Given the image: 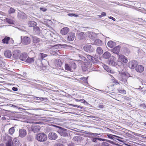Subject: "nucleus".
I'll return each mask as SVG.
<instances>
[{
    "mask_svg": "<svg viewBox=\"0 0 146 146\" xmlns=\"http://www.w3.org/2000/svg\"><path fill=\"white\" fill-rule=\"evenodd\" d=\"M44 32L45 33V36L46 38H50L54 42H56L57 40L58 35L57 34H55L50 31L45 29Z\"/></svg>",
    "mask_w": 146,
    "mask_h": 146,
    "instance_id": "obj_1",
    "label": "nucleus"
},
{
    "mask_svg": "<svg viewBox=\"0 0 146 146\" xmlns=\"http://www.w3.org/2000/svg\"><path fill=\"white\" fill-rule=\"evenodd\" d=\"M53 126L56 127V130L63 137L68 136V135L67 133V130L57 125H53Z\"/></svg>",
    "mask_w": 146,
    "mask_h": 146,
    "instance_id": "obj_2",
    "label": "nucleus"
},
{
    "mask_svg": "<svg viewBox=\"0 0 146 146\" xmlns=\"http://www.w3.org/2000/svg\"><path fill=\"white\" fill-rule=\"evenodd\" d=\"M36 138L38 141L40 142H43L46 140L47 137L45 134L41 133L37 135Z\"/></svg>",
    "mask_w": 146,
    "mask_h": 146,
    "instance_id": "obj_3",
    "label": "nucleus"
},
{
    "mask_svg": "<svg viewBox=\"0 0 146 146\" xmlns=\"http://www.w3.org/2000/svg\"><path fill=\"white\" fill-rule=\"evenodd\" d=\"M128 75H129L128 74L125 73L124 72L122 73L119 77V80L125 84L127 82V79Z\"/></svg>",
    "mask_w": 146,
    "mask_h": 146,
    "instance_id": "obj_4",
    "label": "nucleus"
},
{
    "mask_svg": "<svg viewBox=\"0 0 146 146\" xmlns=\"http://www.w3.org/2000/svg\"><path fill=\"white\" fill-rule=\"evenodd\" d=\"M83 48L86 52L88 53L92 52L95 50L94 48L92 46L89 44H86L84 46Z\"/></svg>",
    "mask_w": 146,
    "mask_h": 146,
    "instance_id": "obj_5",
    "label": "nucleus"
},
{
    "mask_svg": "<svg viewBox=\"0 0 146 146\" xmlns=\"http://www.w3.org/2000/svg\"><path fill=\"white\" fill-rule=\"evenodd\" d=\"M32 129L34 133H36L40 130V127L37 123H35L32 125Z\"/></svg>",
    "mask_w": 146,
    "mask_h": 146,
    "instance_id": "obj_6",
    "label": "nucleus"
},
{
    "mask_svg": "<svg viewBox=\"0 0 146 146\" xmlns=\"http://www.w3.org/2000/svg\"><path fill=\"white\" fill-rule=\"evenodd\" d=\"M22 36H21L22 40V43L25 45H28L31 42V39L29 37L27 36H24L23 38H22Z\"/></svg>",
    "mask_w": 146,
    "mask_h": 146,
    "instance_id": "obj_7",
    "label": "nucleus"
},
{
    "mask_svg": "<svg viewBox=\"0 0 146 146\" xmlns=\"http://www.w3.org/2000/svg\"><path fill=\"white\" fill-rule=\"evenodd\" d=\"M27 132L26 130L24 128H22L19 130V137L21 138L25 137L27 135Z\"/></svg>",
    "mask_w": 146,
    "mask_h": 146,
    "instance_id": "obj_8",
    "label": "nucleus"
},
{
    "mask_svg": "<svg viewBox=\"0 0 146 146\" xmlns=\"http://www.w3.org/2000/svg\"><path fill=\"white\" fill-rule=\"evenodd\" d=\"M90 63L85 62L84 65L82 66V70L84 72H89L88 70L90 68Z\"/></svg>",
    "mask_w": 146,
    "mask_h": 146,
    "instance_id": "obj_9",
    "label": "nucleus"
},
{
    "mask_svg": "<svg viewBox=\"0 0 146 146\" xmlns=\"http://www.w3.org/2000/svg\"><path fill=\"white\" fill-rule=\"evenodd\" d=\"M33 42L35 45L36 44L39 45L40 43H41L42 42V40L36 36H32Z\"/></svg>",
    "mask_w": 146,
    "mask_h": 146,
    "instance_id": "obj_10",
    "label": "nucleus"
},
{
    "mask_svg": "<svg viewBox=\"0 0 146 146\" xmlns=\"http://www.w3.org/2000/svg\"><path fill=\"white\" fill-rule=\"evenodd\" d=\"M138 64L137 61L133 60L131 61L129 63V66L130 68L132 69H133L136 68Z\"/></svg>",
    "mask_w": 146,
    "mask_h": 146,
    "instance_id": "obj_11",
    "label": "nucleus"
},
{
    "mask_svg": "<svg viewBox=\"0 0 146 146\" xmlns=\"http://www.w3.org/2000/svg\"><path fill=\"white\" fill-rule=\"evenodd\" d=\"M119 60L121 61L124 63H126L128 61L127 58L124 55L120 54L118 55Z\"/></svg>",
    "mask_w": 146,
    "mask_h": 146,
    "instance_id": "obj_12",
    "label": "nucleus"
},
{
    "mask_svg": "<svg viewBox=\"0 0 146 146\" xmlns=\"http://www.w3.org/2000/svg\"><path fill=\"white\" fill-rule=\"evenodd\" d=\"M107 136H108V137L109 138L111 139H113V140L115 141V139H116L119 141L123 142L121 140L117 138H119L123 139V138H122L118 136L112 135L110 134H108Z\"/></svg>",
    "mask_w": 146,
    "mask_h": 146,
    "instance_id": "obj_13",
    "label": "nucleus"
},
{
    "mask_svg": "<svg viewBox=\"0 0 146 146\" xmlns=\"http://www.w3.org/2000/svg\"><path fill=\"white\" fill-rule=\"evenodd\" d=\"M58 137L57 135L54 132L50 133L48 134L49 138L52 140H55Z\"/></svg>",
    "mask_w": 146,
    "mask_h": 146,
    "instance_id": "obj_14",
    "label": "nucleus"
},
{
    "mask_svg": "<svg viewBox=\"0 0 146 146\" xmlns=\"http://www.w3.org/2000/svg\"><path fill=\"white\" fill-rule=\"evenodd\" d=\"M21 52L19 50H15L13 54V57L15 59H18L19 58V56Z\"/></svg>",
    "mask_w": 146,
    "mask_h": 146,
    "instance_id": "obj_15",
    "label": "nucleus"
},
{
    "mask_svg": "<svg viewBox=\"0 0 146 146\" xmlns=\"http://www.w3.org/2000/svg\"><path fill=\"white\" fill-rule=\"evenodd\" d=\"M108 64L113 66H116L117 65V62H115V58L114 57H113V58H111L109 61Z\"/></svg>",
    "mask_w": 146,
    "mask_h": 146,
    "instance_id": "obj_16",
    "label": "nucleus"
},
{
    "mask_svg": "<svg viewBox=\"0 0 146 146\" xmlns=\"http://www.w3.org/2000/svg\"><path fill=\"white\" fill-rule=\"evenodd\" d=\"M75 34L73 33H70L68 34L67 40L69 41H73L74 39Z\"/></svg>",
    "mask_w": 146,
    "mask_h": 146,
    "instance_id": "obj_17",
    "label": "nucleus"
},
{
    "mask_svg": "<svg viewBox=\"0 0 146 146\" xmlns=\"http://www.w3.org/2000/svg\"><path fill=\"white\" fill-rule=\"evenodd\" d=\"M121 48V46H115L111 50L113 53L117 54L119 52Z\"/></svg>",
    "mask_w": 146,
    "mask_h": 146,
    "instance_id": "obj_18",
    "label": "nucleus"
},
{
    "mask_svg": "<svg viewBox=\"0 0 146 146\" xmlns=\"http://www.w3.org/2000/svg\"><path fill=\"white\" fill-rule=\"evenodd\" d=\"M28 56V54L27 53H23L20 55L19 58L21 60L25 61L26 60Z\"/></svg>",
    "mask_w": 146,
    "mask_h": 146,
    "instance_id": "obj_19",
    "label": "nucleus"
},
{
    "mask_svg": "<svg viewBox=\"0 0 146 146\" xmlns=\"http://www.w3.org/2000/svg\"><path fill=\"white\" fill-rule=\"evenodd\" d=\"M69 31V29L68 27H64L60 31V33L62 35H65L67 34Z\"/></svg>",
    "mask_w": 146,
    "mask_h": 146,
    "instance_id": "obj_20",
    "label": "nucleus"
},
{
    "mask_svg": "<svg viewBox=\"0 0 146 146\" xmlns=\"http://www.w3.org/2000/svg\"><path fill=\"white\" fill-rule=\"evenodd\" d=\"M144 67L141 65H137L135 68V70L139 72H142L144 70Z\"/></svg>",
    "mask_w": 146,
    "mask_h": 146,
    "instance_id": "obj_21",
    "label": "nucleus"
},
{
    "mask_svg": "<svg viewBox=\"0 0 146 146\" xmlns=\"http://www.w3.org/2000/svg\"><path fill=\"white\" fill-rule=\"evenodd\" d=\"M111 54L109 52L107 51L103 54V57L104 59H108L111 57Z\"/></svg>",
    "mask_w": 146,
    "mask_h": 146,
    "instance_id": "obj_22",
    "label": "nucleus"
},
{
    "mask_svg": "<svg viewBox=\"0 0 146 146\" xmlns=\"http://www.w3.org/2000/svg\"><path fill=\"white\" fill-rule=\"evenodd\" d=\"M103 44L102 41L99 39H96L94 41V44L96 45L101 46Z\"/></svg>",
    "mask_w": 146,
    "mask_h": 146,
    "instance_id": "obj_23",
    "label": "nucleus"
},
{
    "mask_svg": "<svg viewBox=\"0 0 146 146\" xmlns=\"http://www.w3.org/2000/svg\"><path fill=\"white\" fill-rule=\"evenodd\" d=\"M108 46L110 48H113L115 46L116 44L115 42L113 41L112 40L109 41L108 43Z\"/></svg>",
    "mask_w": 146,
    "mask_h": 146,
    "instance_id": "obj_24",
    "label": "nucleus"
},
{
    "mask_svg": "<svg viewBox=\"0 0 146 146\" xmlns=\"http://www.w3.org/2000/svg\"><path fill=\"white\" fill-rule=\"evenodd\" d=\"M88 36L90 39H94L96 35L94 33L89 32L88 33Z\"/></svg>",
    "mask_w": 146,
    "mask_h": 146,
    "instance_id": "obj_25",
    "label": "nucleus"
},
{
    "mask_svg": "<svg viewBox=\"0 0 146 146\" xmlns=\"http://www.w3.org/2000/svg\"><path fill=\"white\" fill-rule=\"evenodd\" d=\"M4 55L6 57L9 58L11 56V52L10 50H6L5 52Z\"/></svg>",
    "mask_w": 146,
    "mask_h": 146,
    "instance_id": "obj_26",
    "label": "nucleus"
},
{
    "mask_svg": "<svg viewBox=\"0 0 146 146\" xmlns=\"http://www.w3.org/2000/svg\"><path fill=\"white\" fill-rule=\"evenodd\" d=\"M34 59L33 58H30L28 57L27 58L25 61L26 62L32 64L34 62Z\"/></svg>",
    "mask_w": 146,
    "mask_h": 146,
    "instance_id": "obj_27",
    "label": "nucleus"
},
{
    "mask_svg": "<svg viewBox=\"0 0 146 146\" xmlns=\"http://www.w3.org/2000/svg\"><path fill=\"white\" fill-rule=\"evenodd\" d=\"M40 30L39 27H34V32L37 35H39L40 33Z\"/></svg>",
    "mask_w": 146,
    "mask_h": 146,
    "instance_id": "obj_28",
    "label": "nucleus"
},
{
    "mask_svg": "<svg viewBox=\"0 0 146 146\" xmlns=\"http://www.w3.org/2000/svg\"><path fill=\"white\" fill-rule=\"evenodd\" d=\"M76 36L79 39H82L84 38V33L83 32L78 33H77Z\"/></svg>",
    "mask_w": 146,
    "mask_h": 146,
    "instance_id": "obj_29",
    "label": "nucleus"
},
{
    "mask_svg": "<svg viewBox=\"0 0 146 146\" xmlns=\"http://www.w3.org/2000/svg\"><path fill=\"white\" fill-rule=\"evenodd\" d=\"M86 57L89 60L92 62H95L94 60H95L96 58L93 56L89 54H87Z\"/></svg>",
    "mask_w": 146,
    "mask_h": 146,
    "instance_id": "obj_30",
    "label": "nucleus"
},
{
    "mask_svg": "<svg viewBox=\"0 0 146 146\" xmlns=\"http://www.w3.org/2000/svg\"><path fill=\"white\" fill-rule=\"evenodd\" d=\"M9 40L10 37L6 36L2 40V42L4 43L8 44Z\"/></svg>",
    "mask_w": 146,
    "mask_h": 146,
    "instance_id": "obj_31",
    "label": "nucleus"
},
{
    "mask_svg": "<svg viewBox=\"0 0 146 146\" xmlns=\"http://www.w3.org/2000/svg\"><path fill=\"white\" fill-rule=\"evenodd\" d=\"M96 51L97 54L99 55H101L103 52V50L100 47H98L97 48Z\"/></svg>",
    "mask_w": 146,
    "mask_h": 146,
    "instance_id": "obj_32",
    "label": "nucleus"
},
{
    "mask_svg": "<svg viewBox=\"0 0 146 146\" xmlns=\"http://www.w3.org/2000/svg\"><path fill=\"white\" fill-rule=\"evenodd\" d=\"M28 25L29 27H34L36 25V23L33 21H29L28 22Z\"/></svg>",
    "mask_w": 146,
    "mask_h": 146,
    "instance_id": "obj_33",
    "label": "nucleus"
},
{
    "mask_svg": "<svg viewBox=\"0 0 146 146\" xmlns=\"http://www.w3.org/2000/svg\"><path fill=\"white\" fill-rule=\"evenodd\" d=\"M117 92L121 94H126V91L124 89H122L121 88H118L117 89Z\"/></svg>",
    "mask_w": 146,
    "mask_h": 146,
    "instance_id": "obj_34",
    "label": "nucleus"
},
{
    "mask_svg": "<svg viewBox=\"0 0 146 146\" xmlns=\"http://www.w3.org/2000/svg\"><path fill=\"white\" fill-rule=\"evenodd\" d=\"M18 16L21 19H24L25 18V14L24 13H18Z\"/></svg>",
    "mask_w": 146,
    "mask_h": 146,
    "instance_id": "obj_35",
    "label": "nucleus"
},
{
    "mask_svg": "<svg viewBox=\"0 0 146 146\" xmlns=\"http://www.w3.org/2000/svg\"><path fill=\"white\" fill-rule=\"evenodd\" d=\"M44 22L48 26H50V25H52V21L48 19H46L44 21Z\"/></svg>",
    "mask_w": 146,
    "mask_h": 146,
    "instance_id": "obj_36",
    "label": "nucleus"
},
{
    "mask_svg": "<svg viewBox=\"0 0 146 146\" xmlns=\"http://www.w3.org/2000/svg\"><path fill=\"white\" fill-rule=\"evenodd\" d=\"M65 68L66 70L70 71L71 72H73V71L72 70L71 68L68 64H65Z\"/></svg>",
    "mask_w": 146,
    "mask_h": 146,
    "instance_id": "obj_37",
    "label": "nucleus"
},
{
    "mask_svg": "<svg viewBox=\"0 0 146 146\" xmlns=\"http://www.w3.org/2000/svg\"><path fill=\"white\" fill-rule=\"evenodd\" d=\"M5 21L6 22L10 24H13L14 23V21L10 19L6 18L5 19Z\"/></svg>",
    "mask_w": 146,
    "mask_h": 146,
    "instance_id": "obj_38",
    "label": "nucleus"
},
{
    "mask_svg": "<svg viewBox=\"0 0 146 146\" xmlns=\"http://www.w3.org/2000/svg\"><path fill=\"white\" fill-rule=\"evenodd\" d=\"M9 133L11 134H13L15 132V129L14 127H12L11 128L9 129Z\"/></svg>",
    "mask_w": 146,
    "mask_h": 146,
    "instance_id": "obj_39",
    "label": "nucleus"
},
{
    "mask_svg": "<svg viewBox=\"0 0 146 146\" xmlns=\"http://www.w3.org/2000/svg\"><path fill=\"white\" fill-rule=\"evenodd\" d=\"M123 51L126 55L128 54L130 52L129 49L126 48H124Z\"/></svg>",
    "mask_w": 146,
    "mask_h": 146,
    "instance_id": "obj_40",
    "label": "nucleus"
},
{
    "mask_svg": "<svg viewBox=\"0 0 146 146\" xmlns=\"http://www.w3.org/2000/svg\"><path fill=\"white\" fill-rule=\"evenodd\" d=\"M88 77H81L80 78V79L82 80L84 82L88 84L87 79Z\"/></svg>",
    "mask_w": 146,
    "mask_h": 146,
    "instance_id": "obj_41",
    "label": "nucleus"
},
{
    "mask_svg": "<svg viewBox=\"0 0 146 146\" xmlns=\"http://www.w3.org/2000/svg\"><path fill=\"white\" fill-rule=\"evenodd\" d=\"M15 10L12 7H11L8 10V13L9 14L13 13L15 12Z\"/></svg>",
    "mask_w": 146,
    "mask_h": 146,
    "instance_id": "obj_42",
    "label": "nucleus"
},
{
    "mask_svg": "<svg viewBox=\"0 0 146 146\" xmlns=\"http://www.w3.org/2000/svg\"><path fill=\"white\" fill-rule=\"evenodd\" d=\"M71 68H72L74 70H75L76 68V64L75 63H72L71 64Z\"/></svg>",
    "mask_w": 146,
    "mask_h": 146,
    "instance_id": "obj_43",
    "label": "nucleus"
},
{
    "mask_svg": "<svg viewBox=\"0 0 146 146\" xmlns=\"http://www.w3.org/2000/svg\"><path fill=\"white\" fill-rule=\"evenodd\" d=\"M104 68L105 70L109 72H111V70L108 67V66L104 65Z\"/></svg>",
    "mask_w": 146,
    "mask_h": 146,
    "instance_id": "obj_44",
    "label": "nucleus"
},
{
    "mask_svg": "<svg viewBox=\"0 0 146 146\" xmlns=\"http://www.w3.org/2000/svg\"><path fill=\"white\" fill-rule=\"evenodd\" d=\"M33 137L32 136L29 135L27 136V139L28 141H32L33 140Z\"/></svg>",
    "mask_w": 146,
    "mask_h": 146,
    "instance_id": "obj_45",
    "label": "nucleus"
},
{
    "mask_svg": "<svg viewBox=\"0 0 146 146\" xmlns=\"http://www.w3.org/2000/svg\"><path fill=\"white\" fill-rule=\"evenodd\" d=\"M47 55L44 54L42 53H41L39 54V56L42 59H43L45 57L47 56Z\"/></svg>",
    "mask_w": 146,
    "mask_h": 146,
    "instance_id": "obj_46",
    "label": "nucleus"
},
{
    "mask_svg": "<svg viewBox=\"0 0 146 146\" xmlns=\"http://www.w3.org/2000/svg\"><path fill=\"white\" fill-rule=\"evenodd\" d=\"M5 66V63L0 58V66L1 67H4Z\"/></svg>",
    "mask_w": 146,
    "mask_h": 146,
    "instance_id": "obj_47",
    "label": "nucleus"
},
{
    "mask_svg": "<svg viewBox=\"0 0 146 146\" xmlns=\"http://www.w3.org/2000/svg\"><path fill=\"white\" fill-rule=\"evenodd\" d=\"M40 64L42 65V66L40 65L39 66L38 65V66L40 67L42 70H44L46 69V67L43 66V64H42V63L41 62H40Z\"/></svg>",
    "mask_w": 146,
    "mask_h": 146,
    "instance_id": "obj_48",
    "label": "nucleus"
},
{
    "mask_svg": "<svg viewBox=\"0 0 146 146\" xmlns=\"http://www.w3.org/2000/svg\"><path fill=\"white\" fill-rule=\"evenodd\" d=\"M13 143H12L11 141H9L8 143L6 144V146H13Z\"/></svg>",
    "mask_w": 146,
    "mask_h": 146,
    "instance_id": "obj_49",
    "label": "nucleus"
},
{
    "mask_svg": "<svg viewBox=\"0 0 146 146\" xmlns=\"http://www.w3.org/2000/svg\"><path fill=\"white\" fill-rule=\"evenodd\" d=\"M97 138H94V137H92L91 138V141L94 142H97Z\"/></svg>",
    "mask_w": 146,
    "mask_h": 146,
    "instance_id": "obj_50",
    "label": "nucleus"
},
{
    "mask_svg": "<svg viewBox=\"0 0 146 146\" xmlns=\"http://www.w3.org/2000/svg\"><path fill=\"white\" fill-rule=\"evenodd\" d=\"M82 138L80 136H78L75 137L74 138V139H75V141L77 140L78 141V140H80L81 139H82Z\"/></svg>",
    "mask_w": 146,
    "mask_h": 146,
    "instance_id": "obj_51",
    "label": "nucleus"
},
{
    "mask_svg": "<svg viewBox=\"0 0 146 146\" xmlns=\"http://www.w3.org/2000/svg\"><path fill=\"white\" fill-rule=\"evenodd\" d=\"M54 146H64L63 144L60 143H56L54 145Z\"/></svg>",
    "mask_w": 146,
    "mask_h": 146,
    "instance_id": "obj_52",
    "label": "nucleus"
},
{
    "mask_svg": "<svg viewBox=\"0 0 146 146\" xmlns=\"http://www.w3.org/2000/svg\"><path fill=\"white\" fill-rule=\"evenodd\" d=\"M104 107V106L102 104V103H100V104L99 105L98 108L99 109H102Z\"/></svg>",
    "mask_w": 146,
    "mask_h": 146,
    "instance_id": "obj_53",
    "label": "nucleus"
},
{
    "mask_svg": "<svg viewBox=\"0 0 146 146\" xmlns=\"http://www.w3.org/2000/svg\"><path fill=\"white\" fill-rule=\"evenodd\" d=\"M14 41L13 39L12 38H10V40L9 41L10 44H12L14 43Z\"/></svg>",
    "mask_w": 146,
    "mask_h": 146,
    "instance_id": "obj_54",
    "label": "nucleus"
},
{
    "mask_svg": "<svg viewBox=\"0 0 146 146\" xmlns=\"http://www.w3.org/2000/svg\"><path fill=\"white\" fill-rule=\"evenodd\" d=\"M39 99H40V100L41 101H44V100H47V99L46 98H42L41 97L40 98H39Z\"/></svg>",
    "mask_w": 146,
    "mask_h": 146,
    "instance_id": "obj_55",
    "label": "nucleus"
},
{
    "mask_svg": "<svg viewBox=\"0 0 146 146\" xmlns=\"http://www.w3.org/2000/svg\"><path fill=\"white\" fill-rule=\"evenodd\" d=\"M103 144V146H111V145H109L108 143L106 142H104Z\"/></svg>",
    "mask_w": 146,
    "mask_h": 146,
    "instance_id": "obj_56",
    "label": "nucleus"
},
{
    "mask_svg": "<svg viewBox=\"0 0 146 146\" xmlns=\"http://www.w3.org/2000/svg\"><path fill=\"white\" fill-rule=\"evenodd\" d=\"M106 15V14L105 13L103 12L102 13L101 15H100V17H102L104 16H105Z\"/></svg>",
    "mask_w": 146,
    "mask_h": 146,
    "instance_id": "obj_57",
    "label": "nucleus"
},
{
    "mask_svg": "<svg viewBox=\"0 0 146 146\" xmlns=\"http://www.w3.org/2000/svg\"><path fill=\"white\" fill-rule=\"evenodd\" d=\"M59 46L58 45H54V46H52V47L53 48H59Z\"/></svg>",
    "mask_w": 146,
    "mask_h": 146,
    "instance_id": "obj_58",
    "label": "nucleus"
},
{
    "mask_svg": "<svg viewBox=\"0 0 146 146\" xmlns=\"http://www.w3.org/2000/svg\"><path fill=\"white\" fill-rule=\"evenodd\" d=\"M56 65H57V66L58 67H60L61 66V63L60 61V62L58 61V63H56Z\"/></svg>",
    "mask_w": 146,
    "mask_h": 146,
    "instance_id": "obj_59",
    "label": "nucleus"
},
{
    "mask_svg": "<svg viewBox=\"0 0 146 146\" xmlns=\"http://www.w3.org/2000/svg\"><path fill=\"white\" fill-rule=\"evenodd\" d=\"M12 90L15 91H17L18 90V88L16 87H13L12 88Z\"/></svg>",
    "mask_w": 146,
    "mask_h": 146,
    "instance_id": "obj_60",
    "label": "nucleus"
},
{
    "mask_svg": "<svg viewBox=\"0 0 146 146\" xmlns=\"http://www.w3.org/2000/svg\"><path fill=\"white\" fill-rule=\"evenodd\" d=\"M40 9L42 11H43L44 12L46 11L47 10L46 9L44 8H40Z\"/></svg>",
    "mask_w": 146,
    "mask_h": 146,
    "instance_id": "obj_61",
    "label": "nucleus"
},
{
    "mask_svg": "<svg viewBox=\"0 0 146 146\" xmlns=\"http://www.w3.org/2000/svg\"><path fill=\"white\" fill-rule=\"evenodd\" d=\"M68 15L70 17H73L75 16V14L73 13H68Z\"/></svg>",
    "mask_w": 146,
    "mask_h": 146,
    "instance_id": "obj_62",
    "label": "nucleus"
},
{
    "mask_svg": "<svg viewBox=\"0 0 146 146\" xmlns=\"http://www.w3.org/2000/svg\"><path fill=\"white\" fill-rule=\"evenodd\" d=\"M106 141H107L111 143V144H114V142L113 141H110V140H107V139L106 140Z\"/></svg>",
    "mask_w": 146,
    "mask_h": 146,
    "instance_id": "obj_63",
    "label": "nucleus"
},
{
    "mask_svg": "<svg viewBox=\"0 0 146 146\" xmlns=\"http://www.w3.org/2000/svg\"><path fill=\"white\" fill-rule=\"evenodd\" d=\"M109 18L110 19H111L112 20H113L114 21H115V19L113 17H109Z\"/></svg>",
    "mask_w": 146,
    "mask_h": 146,
    "instance_id": "obj_64",
    "label": "nucleus"
}]
</instances>
